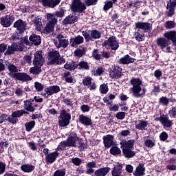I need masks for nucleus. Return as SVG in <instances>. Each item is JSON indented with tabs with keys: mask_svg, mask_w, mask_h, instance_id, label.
Returning <instances> with one entry per match:
<instances>
[{
	"mask_svg": "<svg viewBox=\"0 0 176 176\" xmlns=\"http://www.w3.org/2000/svg\"><path fill=\"white\" fill-rule=\"evenodd\" d=\"M135 28L144 30L146 33L152 30V24L148 22L138 21L135 22Z\"/></svg>",
	"mask_w": 176,
	"mask_h": 176,
	"instance_id": "a211bd4d",
	"label": "nucleus"
},
{
	"mask_svg": "<svg viewBox=\"0 0 176 176\" xmlns=\"http://www.w3.org/2000/svg\"><path fill=\"white\" fill-rule=\"evenodd\" d=\"M110 77L114 79H120L122 76V68L118 65H114L113 69H109Z\"/></svg>",
	"mask_w": 176,
	"mask_h": 176,
	"instance_id": "9d476101",
	"label": "nucleus"
},
{
	"mask_svg": "<svg viewBox=\"0 0 176 176\" xmlns=\"http://www.w3.org/2000/svg\"><path fill=\"white\" fill-rule=\"evenodd\" d=\"M74 56L76 57L81 58L86 56V48L77 49L74 51Z\"/></svg>",
	"mask_w": 176,
	"mask_h": 176,
	"instance_id": "a18cd8bd",
	"label": "nucleus"
},
{
	"mask_svg": "<svg viewBox=\"0 0 176 176\" xmlns=\"http://www.w3.org/2000/svg\"><path fill=\"white\" fill-rule=\"evenodd\" d=\"M21 170L25 173H30L34 170V166L29 164H22L21 166Z\"/></svg>",
	"mask_w": 176,
	"mask_h": 176,
	"instance_id": "e433bc0d",
	"label": "nucleus"
},
{
	"mask_svg": "<svg viewBox=\"0 0 176 176\" xmlns=\"http://www.w3.org/2000/svg\"><path fill=\"white\" fill-rule=\"evenodd\" d=\"M78 123L85 126H91L93 125V122H91V118L83 114L78 116Z\"/></svg>",
	"mask_w": 176,
	"mask_h": 176,
	"instance_id": "6ab92c4d",
	"label": "nucleus"
},
{
	"mask_svg": "<svg viewBox=\"0 0 176 176\" xmlns=\"http://www.w3.org/2000/svg\"><path fill=\"white\" fill-rule=\"evenodd\" d=\"M169 117L170 118H176V106L172 107L169 110Z\"/></svg>",
	"mask_w": 176,
	"mask_h": 176,
	"instance_id": "e2e57ef3",
	"label": "nucleus"
},
{
	"mask_svg": "<svg viewBox=\"0 0 176 176\" xmlns=\"http://www.w3.org/2000/svg\"><path fill=\"white\" fill-rule=\"evenodd\" d=\"M134 176H144L145 175V167L144 164H138V166L135 168V172L132 173Z\"/></svg>",
	"mask_w": 176,
	"mask_h": 176,
	"instance_id": "72a5a7b5",
	"label": "nucleus"
},
{
	"mask_svg": "<svg viewBox=\"0 0 176 176\" xmlns=\"http://www.w3.org/2000/svg\"><path fill=\"white\" fill-rule=\"evenodd\" d=\"M116 118L118 120H124V118H125V112L124 111H120L118 113H117V114H116Z\"/></svg>",
	"mask_w": 176,
	"mask_h": 176,
	"instance_id": "774afa93",
	"label": "nucleus"
},
{
	"mask_svg": "<svg viewBox=\"0 0 176 176\" xmlns=\"http://www.w3.org/2000/svg\"><path fill=\"white\" fill-rule=\"evenodd\" d=\"M135 141L134 140H122L120 142L121 149H133L134 148V143Z\"/></svg>",
	"mask_w": 176,
	"mask_h": 176,
	"instance_id": "b1692460",
	"label": "nucleus"
},
{
	"mask_svg": "<svg viewBox=\"0 0 176 176\" xmlns=\"http://www.w3.org/2000/svg\"><path fill=\"white\" fill-rule=\"evenodd\" d=\"M11 78L15 79V80H19L21 82H26L32 80V77L23 72L11 73Z\"/></svg>",
	"mask_w": 176,
	"mask_h": 176,
	"instance_id": "6e6552de",
	"label": "nucleus"
},
{
	"mask_svg": "<svg viewBox=\"0 0 176 176\" xmlns=\"http://www.w3.org/2000/svg\"><path fill=\"white\" fill-rule=\"evenodd\" d=\"M165 28L169 30L175 28V22L173 21H168L165 22Z\"/></svg>",
	"mask_w": 176,
	"mask_h": 176,
	"instance_id": "680f3d73",
	"label": "nucleus"
},
{
	"mask_svg": "<svg viewBox=\"0 0 176 176\" xmlns=\"http://www.w3.org/2000/svg\"><path fill=\"white\" fill-rule=\"evenodd\" d=\"M77 21H78V17L77 16H73L72 14L66 16L65 19H63V25H72L74 24V23H76Z\"/></svg>",
	"mask_w": 176,
	"mask_h": 176,
	"instance_id": "7c9ffc66",
	"label": "nucleus"
},
{
	"mask_svg": "<svg viewBox=\"0 0 176 176\" xmlns=\"http://www.w3.org/2000/svg\"><path fill=\"white\" fill-rule=\"evenodd\" d=\"M43 65H33V67L29 69V73L34 76H38L42 72Z\"/></svg>",
	"mask_w": 176,
	"mask_h": 176,
	"instance_id": "c756f323",
	"label": "nucleus"
},
{
	"mask_svg": "<svg viewBox=\"0 0 176 176\" xmlns=\"http://www.w3.org/2000/svg\"><path fill=\"white\" fill-rule=\"evenodd\" d=\"M159 103L164 107H168L169 104V99L165 96H162L160 98Z\"/></svg>",
	"mask_w": 176,
	"mask_h": 176,
	"instance_id": "3c124183",
	"label": "nucleus"
},
{
	"mask_svg": "<svg viewBox=\"0 0 176 176\" xmlns=\"http://www.w3.org/2000/svg\"><path fill=\"white\" fill-rule=\"evenodd\" d=\"M26 21H24L22 19H18L14 23V28H16V30L19 32V34H23L25 32V28H26Z\"/></svg>",
	"mask_w": 176,
	"mask_h": 176,
	"instance_id": "412c9836",
	"label": "nucleus"
},
{
	"mask_svg": "<svg viewBox=\"0 0 176 176\" xmlns=\"http://www.w3.org/2000/svg\"><path fill=\"white\" fill-rule=\"evenodd\" d=\"M15 21V16L12 14L5 15L1 18V25L3 28H9Z\"/></svg>",
	"mask_w": 176,
	"mask_h": 176,
	"instance_id": "1a4fd4ad",
	"label": "nucleus"
},
{
	"mask_svg": "<svg viewBox=\"0 0 176 176\" xmlns=\"http://www.w3.org/2000/svg\"><path fill=\"white\" fill-rule=\"evenodd\" d=\"M168 133L165 131L161 133V134H160V140L162 141V142H165L166 141V140H168Z\"/></svg>",
	"mask_w": 176,
	"mask_h": 176,
	"instance_id": "0e129e2a",
	"label": "nucleus"
},
{
	"mask_svg": "<svg viewBox=\"0 0 176 176\" xmlns=\"http://www.w3.org/2000/svg\"><path fill=\"white\" fill-rule=\"evenodd\" d=\"M100 92L101 94H107L108 92V87L105 84L100 85Z\"/></svg>",
	"mask_w": 176,
	"mask_h": 176,
	"instance_id": "052dcab7",
	"label": "nucleus"
},
{
	"mask_svg": "<svg viewBox=\"0 0 176 176\" xmlns=\"http://www.w3.org/2000/svg\"><path fill=\"white\" fill-rule=\"evenodd\" d=\"M6 52H4V55L5 56H10L13 54V53H15V52H19V51H22V50L20 49H14V48H7Z\"/></svg>",
	"mask_w": 176,
	"mask_h": 176,
	"instance_id": "8fccbe9b",
	"label": "nucleus"
},
{
	"mask_svg": "<svg viewBox=\"0 0 176 176\" xmlns=\"http://www.w3.org/2000/svg\"><path fill=\"white\" fill-rule=\"evenodd\" d=\"M42 5L49 8H54L60 3V0H38Z\"/></svg>",
	"mask_w": 176,
	"mask_h": 176,
	"instance_id": "5701e85b",
	"label": "nucleus"
},
{
	"mask_svg": "<svg viewBox=\"0 0 176 176\" xmlns=\"http://www.w3.org/2000/svg\"><path fill=\"white\" fill-rule=\"evenodd\" d=\"M8 71H9V72H11V74L13 73H19L18 72V67H16L15 65H12V64H9L8 65Z\"/></svg>",
	"mask_w": 176,
	"mask_h": 176,
	"instance_id": "864d4df0",
	"label": "nucleus"
},
{
	"mask_svg": "<svg viewBox=\"0 0 176 176\" xmlns=\"http://www.w3.org/2000/svg\"><path fill=\"white\" fill-rule=\"evenodd\" d=\"M58 124L60 127H66L70 124V120H72V115L67 112L66 109L60 110V115L58 118Z\"/></svg>",
	"mask_w": 176,
	"mask_h": 176,
	"instance_id": "39448f33",
	"label": "nucleus"
},
{
	"mask_svg": "<svg viewBox=\"0 0 176 176\" xmlns=\"http://www.w3.org/2000/svg\"><path fill=\"white\" fill-rule=\"evenodd\" d=\"M144 144L146 148H152L155 146V142L151 140H146Z\"/></svg>",
	"mask_w": 176,
	"mask_h": 176,
	"instance_id": "69168bd1",
	"label": "nucleus"
},
{
	"mask_svg": "<svg viewBox=\"0 0 176 176\" xmlns=\"http://www.w3.org/2000/svg\"><path fill=\"white\" fill-rule=\"evenodd\" d=\"M82 37L86 39V42H89L93 40H98L101 38V32L97 30H86L81 32Z\"/></svg>",
	"mask_w": 176,
	"mask_h": 176,
	"instance_id": "20e7f679",
	"label": "nucleus"
},
{
	"mask_svg": "<svg viewBox=\"0 0 176 176\" xmlns=\"http://www.w3.org/2000/svg\"><path fill=\"white\" fill-rule=\"evenodd\" d=\"M97 2H98V0H87L86 4H85L80 0H73L70 8L73 13L81 14L86 10L87 7L96 6Z\"/></svg>",
	"mask_w": 176,
	"mask_h": 176,
	"instance_id": "f257e3e1",
	"label": "nucleus"
},
{
	"mask_svg": "<svg viewBox=\"0 0 176 176\" xmlns=\"http://www.w3.org/2000/svg\"><path fill=\"white\" fill-rule=\"evenodd\" d=\"M22 41L26 46H39L42 43L41 36L36 34H32L29 37L28 36H25L23 39H22Z\"/></svg>",
	"mask_w": 176,
	"mask_h": 176,
	"instance_id": "7ed1b4c3",
	"label": "nucleus"
},
{
	"mask_svg": "<svg viewBox=\"0 0 176 176\" xmlns=\"http://www.w3.org/2000/svg\"><path fill=\"white\" fill-rule=\"evenodd\" d=\"M102 47L108 46L110 50L113 51H117L120 45L118 41H117V38L115 36L109 37V39L104 41V43L102 44Z\"/></svg>",
	"mask_w": 176,
	"mask_h": 176,
	"instance_id": "0eeeda50",
	"label": "nucleus"
},
{
	"mask_svg": "<svg viewBox=\"0 0 176 176\" xmlns=\"http://www.w3.org/2000/svg\"><path fill=\"white\" fill-rule=\"evenodd\" d=\"M110 154L117 156L121 155V149L116 146H114L110 148Z\"/></svg>",
	"mask_w": 176,
	"mask_h": 176,
	"instance_id": "49530a36",
	"label": "nucleus"
},
{
	"mask_svg": "<svg viewBox=\"0 0 176 176\" xmlns=\"http://www.w3.org/2000/svg\"><path fill=\"white\" fill-rule=\"evenodd\" d=\"M122 173V164H118L113 168V170H111L112 176H124L121 175Z\"/></svg>",
	"mask_w": 176,
	"mask_h": 176,
	"instance_id": "c9c22d12",
	"label": "nucleus"
},
{
	"mask_svg": "<svg viewBox=\"0 0 176 176\" xmlns=\"http://www.w3.org/2000/svg\"><path fill=\"white\" fill-rule=\"evenodd\" d=\"M85 41H86V38L85 37H82V36L78 35L75 37H70V46L72 47L77 48L78 45L82 44L85 43Z\"/></svg>",
	"mask_w": 176,
	"mask_h": 176,
	"instance_id": "4468645a",
	"label": "nucleus"
},
{
	"mask_svg": "<svg viewBox=\"0 0 176 176\" xmlns=\"http://www.w3.org/2000/svg\"><path fill=\"white\" fill-rule=\"evenodd\" d=\"M92 55H93V57L94 58V59L97 60H102V58H104L100 54H98V49L93 50Z\"/></svg>",
	"mask_w": 176,
	"mask_h": 176,
	"instance_id": "4d7b16f0",
	"label": "nucleus"
},
{
	"mask_svg": "<svg viewBox=\"0 0 176 176\" xmlns=\"http://www.w3.org/2000/svg\"><path fill=\"white\" fill-rule=\"evenodd\" d=\"M77 144H78V146H76V148H78L80 152L85 151V150L87 149V144L86 143L78 142Z\"/></svg>",
	"mask_w": 176,
	"mask_h": 176,
	"instance_id": "5fc2aeb1",
	"label": "nucleus"
},
{
	"mask_svg": "<svg viewBox=\"0 0 176 176\" xmlns=\"http://www.w3.org/2000/svg\"><path fill=\"white\" fill-rule=\"evenodd\" d=\"M65 36L62 34H57L56 36V38H57V41H59V45H57V49H59L60 47L66 48L67 46H69V44H70V42L67 39H62L64 38Z\"/></svg>",
	"mask_w": 176,
	"mask_h": 176,
	"instance_id": "4be33fe9",
	"label": "nucleus"
},
{
	"mask_svg": "<svg viewBox=\"0 0 176 176\" xmlns=\"http://www.w3.org/2000/svg\"><path fill=\"white\" fill-rule=\"evenodd\" d=\"M35 102L33 99L23 100V109L28 112L33 113L35 109L32 106V102Z\"/></svg>",
	"mask_w": 176,
	"mask_h": 176,
	"instance_id": "cd10ccee",
	"label": "nucleus"
},
{
	"mask_svg": "<svg viewBox=\"0 0 176 176\" xmlns=\"http://www.w3.org/2000/svg\"><path fill=\"white\" fill-rule=\"evenodd\" d=\"M65 16V10L60 9L59 11H56L54 14H47V20L57 21V18H63Z\"/></svg>",
	"mask_w": 176,
	"mask_h": 176,
	"instance_id": "aec40b11",
	"label": "nucleus"
},
{
	"mask_svg": "<svg viewBox=\"0 0 176 176\" xmlns=\"http://www.w3.org/2000/svg\"><path fill=\"white\" fill-rule=\"evenodd\" d=\"M35 125H36V122H35L34 120L25 122V129L26 132H30L34 128Z\"/></svg>",
	"mask_w": 176,
	"mask_h": 176,
	"instance_id": "c03bdc74",
	"label": "nucleus"
},
{
	"mask_svg": "<svg viewBox=\"0 0 176 176\" xmlns=\"http://www.w3.org/2000/svg\"><path fill=\"white\" fill-rule=\"evenodd\" d=\"M166 10L165 12L166 16L172 17L175 15V9L176 8V0H169L166 2Z\"/></svg>",
	"mask_w": 176,
	"mask_h": 176,
	"instance_id": "9b49d317",
	"label": "nucleus"
},
{
	"mask_svg": "<svg viewBox=\"0 0 176 176\" xmlns=\"http://www.w3.org/2000/svg\"><path fill=\"white\" fill-rule=\"evenodd\" d=\"M160 122H161V124L164 126V127L166 129H170V127H172V125H173V123L170 120H162V121H160Z\"/></svg>",
	"mask_w": 176,
	"mask_h": 176,
	"instance_id": "de8ad7c7",
	"label": "nucleus"
},
{
	"mask_svg": "<svg viewBox=\"0 0 176 176\" xmlns=\"http://www.w3.org/2000/svg\"><path fill=\"white\" fill-rule=\"evenodd\" d=\"M135 60V59L134 58L131 57L128 54H126L124 56H122V58H120L118 60V64L126 65H129L131 63H134Z\"/></svg>",
	"mask_w": 176,
	"mask_h": 176,
	"instance_id": "a878e982",
	"label": "nucleus"
},
{
	"mask_svg": "<svg viewBox=\"0 0 176 176\" xmlns=\"http://www.w3.org/2000/svg\"><path fill=\"white\" fill-rule=\"evenodd\" d=\"M77 67L78 70H90V65H89V63L86 61H80V63H77Z\"/></svg>",
	"mask_w": 176,
	"mask_h": 176,
	"instance_id": "79ce46f5",
	"label": "nucleus"
},
{
	"mask_svg": "<svg viewBox=\"0 0 176 176\" xmlns=\"http://www.w3.org/2000/svg\"><path fill=\"white\" fill-rule=\"evenodd\" d=\"M122 155H124V157L125 159H131L134 157H135L136 152L133 151V149H129V148H122Z\"/></svg>",
	"mask_w": 176,
	"mask_h": 176,
	"instance_id": "2f4dec72",
	"label": "nucleus"
},
{
	"mask_svg": "<svg viewBox=\"0 0 176 176\" xmlns=\"http://www.w3.org/2000/svg\"><path fill=\"white\" fill-rule=\"evenodd\" d=\"M114 136L113 135H107L102 137V144L105 148H111L114 146Z\"/></svg>",
	"mask_w": 176,
	"mask_h": 176,
	"instance_id": "f3484780",
	"label": "nucleus"
},
{
	"mask_svg": "<svg viewBox=\"0 0 176 176\" xmlns=\"http://www.w3.org/2000/svg\"><path fill=\"white\" fill-rule=\"evenodd\" d=\"M96 167H97V164L94 162H90L87 163V169H86V174L87 175L93 174V171L94 170L93 168H96Z\"/></svg>",
	"mask_w": 176,
	"mask_h": 176,
	"instance_id": "37998d69",
	"label": "nucleus"
},
{
	"mask_svg": "<svg viewBox=\"0 0 176 176\" xmlns=\"http://www.w3.org/2000/svg\"><path fill=\"white\" fill-rule=\"evenodd\" d=\"M23 115H29V112L23 109L16 110L15 111H12V113H11V115L9 116V117H11L12 118H19L23 116Z\"/></svg>",
	"mask_w": 176,
	"mask_h": 176,
	"instance_id": "f704fd0d",
	"label": "nucleus"
},
{
	"mask_svg": "<svg viewBox=\"0 0 176 176\" xmlns=\"http://www.w3.org/2000/svg\"><path fill=\"white\" fill-rule=\"evenodd\" d=\"M104 6L102 7V10L104 12H107V10H109V9L113 8V4L114 3L111 2V1H105L104 2Z\"/></svg>",
	"mask_w": 176,
	"mask_h": 176,
	"instance_id": "09e8293b",
	"label": "nucleus"
},
{
	"mask_svg": "<svg viewBox=\"0 0 176 176\" xmlns=\"http://www.w3.org/2000/svg\"><path fill=\"white\" fill-rule=\"evenodd\" d=\"M148 124V123L146 120H138V124H135V129L137 130L145 131Z\"/></svg>",
	"mask_w": 176,
	"mask_h": 176,
	"instance_id": "a19ab883",
	"label": "nucleus"
},
{
	"mask_svg": "<svg viewBox=\"0 0 176 176\" xmlns=\"http://www.w3.org/2000/svg\"><path fill=\"white\" fill-rule=\"evenodd\" d=\"M58 155H60V153H58L56 151L52 152V153H49V155H45V156H46L45 157L46 164H52L54 163V162H56V159L57 158V157H58Z\"/></svg>",
	"mask_w": 176,
	"mask_h": 176,
	"instance_id": "393cba45",
	"label": "nucleus"
},
{
	"mask_svg": "<svg viewBox=\"0 0 176 176\" xmlns=\"http://www.w3.org/2000/svg\"><path fill=\"white\" fill-rule=\"evenodd\" d=\"M63 68L67 71H74L75 69H78L77 63H76L74 61L65 63Z\"/></svg>",
	"mask_w": 176,
	"mask_h": 176,
	"instance_id": "58836bf2",
	"label": "nucleus"
},
{
	"mask_svg": "<svg viewBox=\"0 0 176 176\" xmlns=\"http://www.w3.org/2000/svg\"><path fill=\"white\" fill-rule=\"evenodd\" d=\"M129 84L132 85V95L138 98L145 96L146 89L142 88V80L140 78H132L129 80Z\"/></svg>",
	"mask_w": 176,
	"mask_h": 176,
	"instance_id": "f03ea898",
	"label": "nucleus"
},
{
	"mask_svg": "<svg viewBox=\"0 0 176 176\" xmlns=\"http://www.w3.org/2000/svg\"><path fill=\"white\" fill-rule=\"evenodd\" d=\"M70 162L76 166H80L82 161L81 160V159L78 157H73L72 158V160L70 161Z\"/></svg>",
	"mask_w": 176,
	"mask_h": 176,
	"instance_id": "6e6d98bb",
	"label": "nucleus"
},
{
	"mask_svg": "<svg viewBox=\"0 0 176 176\" xmlns=\"http://www.w3.org/2000/svg\"><path fill=\"white\" fill-rule=\"evenodd\" d=\"M44 88L45 87L43 86V85H42V83L38 82H34V89H36V91L41 92L43 91Z\"/></svg>",
	"mask_w": 176,
	"mask_h": 176,
	"instance_id": "13d9d810",
	"label": "nucleus"
},
{
	"mask_svg": "<svg viewBox=\"0 0 176 176\" xmlns=\"http://www.w3.org/2000/svg\"><path fill=\"white\" fill-rule=\"evenodd\" d=\"M66 175V171L65 170H57L54 171V173L53 174V176H65Z\"/></svg>",
	"mask_w": 176,
	"mask_h": 176,
	"instance_id": "338daca9",
	"label": "nucleus"
},
{
	"mask_svg": "<svg viewBox=\"0 0 176 176\" xmlns=\"http://www.w3.org/2000/svg\"><path fill=\"white\" fill-rule=\"evenodd\" d=\"M109 170H111V168L109 167L100 168V169L93 170V173L88 175L91 176H105L107 174H108Z\"/></svg>",
	"mask_w": 176,
	"mask_h": 176,
	"instance_id": "bb28decb",
	"label": "nucleus"
},
{
	"mask_svg": "<svg viewBox=\"0 0 176 176\" xmlns=\"http://www.w3.org/2000/svg\"><path fill=\"white\" fill-rule=\"evenodd\" d=\"M0 119L6 120L8 122L12 124H16L18 122H19V120L18 119V118H12L9 116V115H6V114L0 115Z\"/></svg>",
	"mask_w": 176,
	"mask_h": 176,
	"instance_id": "473e14b6",
	"label": "nucleus"
},
{
	"mask_svg": "<svg viewBox=\"0 0 176 176\" xmlns=\"http://www.w3.org/2000/svg\"><path fill=\"white\" fill-rule=\"evenodd\" d=\"M57 23V21H49L47 24H46V27H45V32L49 34L53 32L54 30V25Z\"/></svg>",
	"mask_w": 176,
	"mask_h": 176,
	"instance_id": "4c0bfd02",
	"label": "nucleus"
},
{
	"mask_svg": "<svg viewBox=\"0 0 176 176\" xmlns=\"http://www.w3.org/2000/svg\"><path fill=\"white\" fill-rule=\"evenodd\" d=\"M164 37L165 40L175 43L176 41V31H168L164 33Z\"/></svg>",
	"mask_w": 176,
	"mask_h": 176,
	"instance_id": "c85d7f7f",
	"label": "nucleus"
},
{
	"mask_svg": "<svg viewBox=\"0 0 176 176\" xmlns=\"http://www.w3.org/2000/svg\"><path fill=\"white\" fill-rule=\"evenodd\" d=\"M49 58H50L51 65H61L66 63L65 58H63V56H60V52L56 50L49 52Z\"/></svg>",
	"mask_w": 176,
	"mask_h": 176,
	"instance_id": "423d86ee",
	"label": "nucleus"
},
{
	"mask_svg": "<svg viewBox=\"0 0 176 176\" xmlns=\"http://www.w3.org/2000/svg\"><path fill=\"white\" fill-rule=\"evenodd\" d=\"M45 63V59H43V55L42 51H36L34 54V58L32 60L33 65H43Z\"/></svg>",
	"mask_w": 176,
	"mask_h": 176,
	"instance_id": "ddd939ff",
	"label": "nucleus"
},
{
	"mask_svg": "<svg viewBox=\"0 0 176 176\" xmlns=\"http://www.w3.org/2000/svg\"><path fill=\"white\" fill-rule=\"evenodd\" d=\"M80 111H81L82 113H88L90 111V106L87 104H82L80 106Z\"/></svg>",
	"mask_w": 176,
	"mask_h": 176,
	"instance_id": "bf43d9fd",
	"label": "nucleus"
},
{
	"mask_svg": "<svg viewBox=\"0 0 176 176\" xmlns=\"http://www.w3.org/2000/svg\"><path fill=\"white\" fill-rule=\"evenodd\" d=\"M93 76H101V75H102V74L104 73V69L102 68V67H98L97 68V69H96V71H93Z\"/></svg>",
	"mask_w": 176,
	"mask_h": 176,
	"instance_id": "603ef678",
	"label": "nucleus"
},
{
	"mask_svg": "<svg viewBox=\"0 0 176 176\" xmlns=\"http://www.w3.org/2000/svg\"><path fill=\"white\" fill-rule=\"evenodd\" d=\"M93 78L90 76L84 78L82 81V86L87 87L90 91H95L97 89V85L94 82H91Z\"/></svg>",
	"mask_w": 176,
	"mask_h": 176,
	"instance_id": "dca6fc26",
	"label": "nucleus"
},
{
	"mask_svg": "<svg viewBox=\"0 0 176 176\" xmlns=\"http://www.w3.org/2000/svg\"><path fill=\"white\" fill-rule=\"evenodd\" d=\"M76 142H81V139H80L78 138V136H77V133H70V135H69V137H67V139L65 141H63L59 144L76 145Z\"/></svg>",
	"mask_w": 176,
	"mask_h": 176,
	"instance_id": "f8f14e48",
	"label": "nucleus"
},
{
	"mask_svg": "<svg viewBox=\"0 0 176 176\" xmlns=\"http://www.w3.org/2000/svg\"><path fill=\"white\" fill-rule=\"evenodd\" d=\"M169 41H168L164 38H157V45L161 47V49H165L166 47H168V42Z\"/></svg>",
	"mask_w": 176,
	"mask_h": 176,
	"instance_id": "ea45409f",
	"label": "nucleus"
},
{
	"mask_svg": "<svg viewBox=\"0 0 176 176\" xmlns=\"http://www.w3.org/2000/svg\"><path fill=\"white\" fill-rule=\"evenodd\" d=\"M58 92H60V87L57 85H52L48 87L47 88H45V93H43V96L47 98L49 96L53 94H56Z\"/></svg>",
	"mask_w": 176,
	"mask_h": 176,
	"instance_id": "2eb2a0df",
	"label": "nucleus"
}]
</instances>
